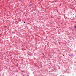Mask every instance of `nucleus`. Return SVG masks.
I'll use <instances>...</instances> for the list:
<instances>
[{
    "label": "nucleus",
    "instance_id": "f257e3e1",
    "mask_svg": "<svg viewBox=\"0 0 76 76\" xmlns=\"http://www.w3.org/2000/svg\"><path fill=\"white\" fill-rule=\"evenodd\" d=\"M75 28H76V26H75Z\"/></svg>",
    "mask_w": 76,
    "mask_h": 76
},
{
    "label": "nucleus",
    "instance_id": "f03ea898",
    "mask_svg": "<svg viewBox=\"0 0 76 76\" xmlns=\"http://www.w3.org/2000/svg\"><path fill=\"white\" fill-rule=\"evenodd\" d=\"M25 16H26V15H25Z\"/></svg>",
    "mask_w": 76,
    "mask_h": 76
},
{
    "label": "nucleus",
    "instance_id": "7ed1b4c3",
    "mask_svg": "<svg viewBox=\"0 0 76 76\" xmlns=\"http://www.w3.org/2000/svg\"><path fill=\"white\" fill-rule=\"evenodd\" d=\"M24 23H25V22H24Z\"/></svg>",
    "mask_w": 76,
    "mask_h": 76
},
{
    "label": "nucleus",
    "instance_id": "20e7f679",
    "mask_svg": "<svg viewBox=\"0 0 76 76\" xmlns=\"http://www.w3.org/2000/svg\"><path fill=\"white\" fill-rule=\"evenodd\" d=\"M63 56H64V55H63Z\"/></svg>",
    "mask_w": 76,
    "mask_h": 76
}]
</instances>
